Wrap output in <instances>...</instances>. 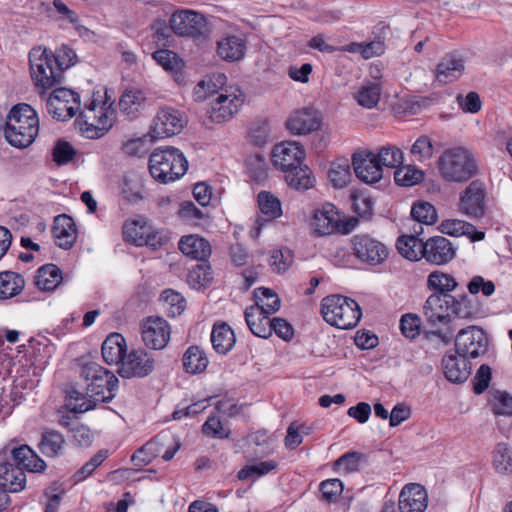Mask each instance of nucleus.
<instances>
[{
  "mask_svg": "<svg viewBox=\"0 0 512 512\" xmlns=\"http://www.w3.org/2000/svg\"><path fill=\"white\" fill-rule=\"evenodd\" d=\"M74 57V51L66 46L58 54L42 46L32 48L29 52V65L35 86L48 90L60 84L64 70L73 65Z\"/></svg>",
  "mask_w": 512,
  "mask_h": 512,
  "instance_id": "obj_1",
  "label": "nucleus"
},
{
  "mask_svg": "<svg viewBox=\"0 0 512 512\" xmlns=\"http://www.w3.org/2000/svg\"><path fill=\"white\" fill-rule=\"evenodd\" d=\"M79 376L85 385L86 394L93 400L76 405L73 411L84 413L96 406V402L108 403L118 390V378L96 362H87L80 366Z\"/></svg>",
  "mask_w": 512,
  "mask_h": 512,
  "instance_id": "obj_2",
  "label": "nucleus"
},
{
  "mask_svg": "<svg viewBox=\"0 0 512 512\" xmlns=\"http://www.w3.org/2000/svg\"><path fill=\"white\" fill-rule=\"evenodd\" d=\"M39 133V119L32 106L26 103L15 105L7 115L4 136L16 148L30 146Z\"/></svg>",
  "mask_w": 512,
  "mask_h": 512,
  "instance_id": "obj_3",
  "label": "nucleus"
},
{
  "mask_svg": "<svg viewBox=\"0 0 512 512\" xmlns=\"http://www.w3.org/2000/svg\"><path fill=\"white\" fill-rule=\"evenodd\" d=\"M441 176L449 182L464 183L478 174L473 154L463 147L447 149L438 159Z\"/></svg>",
  "mask_w": 512,
  "mask_h": 512,
  "instance_id": "obj_4",
  "label": "nucleus"
},
{
  "mask_svg": "<svg viewBox=\"0 0 512 512\" xmlns=\"http://www.w3.org/2000/svg\"><path fill=\"white\" fill-rule=\"evenodd\" d=\"M321 314L328 324L339 329H352L362 316L358 303L342 295H330L323 298Z\"/></svg>",
  "mask_w": 512,
  "mask_h": 512,
  "instance_id": "obj_5",
  "label": "nucleus"
},
{
  "mask_svg": "<svg viewBox=\"0 0 512 512\" xmlns=\"http://www.w3.org/2000/svg\"><path fill=\"white\" fill-rule=\"evenodd\" d=\"M468 294L454 296V317L460 319H475L484 314L483 306L476 296L480 291L485 296H491L495 292V285L482 276H474L468 283Z\"/></svg>",
  "mask_w": 512,
  "mask_h": 512,
  "instance_id": "obj_6",
  "label": "nucleus"
},
{
  "mask_svg": "<svg viewBox=\"0 0 512 512\" xmlns=\"http://www.w3.org/2000/svg\"><path fill=\"white\" fill-rule=\"evenodd\" d=\"M112 103H98L92 99L85 111L80 113L79 124L81 131L91 139L103 136L113 125L114 111Z\"/></svg>",
  "mask_w": 512,
  "mask_h": 512,
  "instance_id": "obj_7",
  "label": "nucleus"
},
{
  "mask_svg": "<svg viewBox=\"0 0 512 512\" xmlns=\"http://www.w3.org/2000/svg\"><path fill=\"white\" fill-rule=\"evenodd\" d=\"M171 30L183 37L203 42L208 38L209 27L205 16L193 10H179L169 20Z\"/></svg>",
  "mask_w": 512,
  "mask_h": 512,
  "instance_id": "obj_8",
  "label": "nucleus"
},
{
  "mask_svg": "<svg viewBox=\"0 0 512 512\" xmlns=\"http://www.w3.org/2000/svg\"><path fill=\"white\" fill-rule=\"evenodd\" d=\"M351 249L353 255L362 263L377 266L384 263L389 256L388 247L368 234L352 236Z\"/></svg>",
  "mask_w": 512,
  "mask_h": 512,
  "instance_id": "obj_9",
  "label": "nucleus"
},
{
  "mask_svg": "<svg viewBox=\"0 0 512 512\" xmlns=\"http://www.w3.org/2000/svg\"><path fill=\"white\" fill-rule=\"evenodd\" d=\"M454 296L431 294L423 305V317L433 326H448L453 320Z\"/></svg>",
  "mask_w": 512,
  "mask_h": 512,
  "instance_id": "obj_10",
  "label": "nucleus"
},
{
  "mask_svg": "<svg viewBox=\"0 0 512 512\" xmlns=\"http://www.w3.org/2000/svg\"><path fill=\"white\" fill-rule=\"evenodd\" d=\"M46 107L54 119L65 121L80 109V97L70 89L57 88L47 98Z\"/></svg>",
  "mask_w": 512,
  "mask_h": 512,
  "instance_id": "obj_11",
  "label": "nucleus"
},
{
  "mask_svg": "<svg viewBox=\"0 0 512 512\" xmlns=\"http://www.w3.org/2000/svg\"><path fill=\"white\" fill-rule=\"evenodd\" d=\"M485 198V184L474 180L460 193L458 210L469 218H482L486 210Z\"/></svg>",
  "mask_w": 512,
  "mask_h": 512,
  "instance_id": "obj_12",
  "label": "nucleus"
},
{
  "mask_svg": "<svg viewBox=\"0 0 512 512\" xmlns=\"http://www.w3.org/2000/svg\"><path fill=\"white\" fill-rule=\"evenodd\" d=\"M488 339L483 329L469 326L458 332L455 347L458 355L476 358L487 351Z\"/></svg>",
  "mask_w": 512,
  "mask_h": 512,
  "instance_id": "obj_13",
  "label": "nucleus"
},
{
  "mask_svg": "<svg viewBox=\"0 0 512 512\" xmlns=\"http://www.w3.org/2000/svg\"><path fill=\"white\" fill-rule=\"evenodd\" d=\"M243 101V95L239 90L221 89L220 93L210 103L209 118L216 123L227 121L238 112Z\"/></svg>",
  "mask_w": 512,
  "mask_h": 512,
  "instance_id": "obj_14",
  "label": "nucleus"
},
{
  "mask_svg": "<svg viewBox=\"0 0 512 512\" xmlns=\"http://www.w3.org/2000/svg\"><path fill=\"white\" fill-rule=\"evenodd\" d=\"M305 158V150L296 141H285L275 145L272 151V161L276 168L284 173L301 166Z\"/></svg>",
  "mask_w": 512,
  "mask_h": 512,
  "instance_id": "obj_15",
  "label": "nucleus"
},
{
  "mask_svg": "<svg viewBox=\"0 0 512 512\" xmlns=\"http://www.w3.org/2000/svg\"><path fill=\"white\" fill-rule=\"evenodd\" d=\"M188 161L175 147L162 146V183L173 182L185 175Z\"/></svg>",
  "mask_w": 512,
  "mask_h": 512,
  "instance_id": "obj_16",
  "label": "nucleus"
},
{
  "mask_svg": "<svg viewBox=\"0 0 512 512\" xmlns=\"http://www.w3.org/2000/svg\"><path fill=\"white\" fill-rule=\"evenodd\" d=\"M153 368V359L145 351L134 349L124 357L117 372L123 378L145 377L152 372Z\"/></svg>",
  "mask_w": 512,
  "mask_h": 512,
  "instance_id": "obj_17",
  "label": "nucleus"
},
{
  "mask_svg": "<svg viewBox=\"0 0 512 512\" xmlns=\"http://www.w3.org/2000/svg\"><path fill=\"white\" fill-rule=\"evenodd\" d=\"M352 164L357 178L364 183L374 184L383 177L382 167L377 163L374 152L354 153Z\"/></svg>",
  "mask_w": 512,
  "mask_h": 512,
  "instance_id": "obj_18",
  "label": "nucleus"
},
{
  "mask_svg": "<svg viewBox=\"0 0 512 512\" xmlns=\"http://www.w3.org/2000/svg\"><path fill=\"white\" fill-rule=\"evenodd\" d=\"M422 257L434 265H444L455 257V248L447 238L434 236L422 245Z\"/></svg>",
  "mask_w": 512,
  "mask_h": 512,
  "instance_id": "obj_19",
  "label": "nucleus"
},
{
  "mask_svg": "<svg viewBox=\"0 0 512 512\" xmlns=\"http://www.w3.org/2000/svg\"><path fill=\"white\" fill-rule=\"evenodd\" d=\"M427 505L428 494L422 485L410 483L401 490L398 501L401 512H424Z\"/></svg>",
  "mask_w": 512,
  "mask_h": 512,
  "instance_id": "obj_20",
  "label": "nucleus"
},
{
  "mask_svg": "<svg viewBox=\"0 0 512 512\" xmlns=\"http://www.w3.org/2000/svg\"><path fill=\"white\" fill-rule=\"evenodd\" d=\"M286 127L294 135L309 134L321 127V117L317 110L304 108L291 114Z\"/></svg>",
  "mask_w": 512,
  "mask_h": 512,
  "instance_id": "obj_21",
  "label": "nucleus"
},
{
  "mask_svg": "<svg viewBox=\"0 0 512 512\" xmlns=\"http://www.w3.org/2000/svg\"><path fill=\"white\" fill-rule=\"evenodd\" d=\"M464 69L463 57L456 52L448 53L441 58L436 66V81L440 84L452 83L462 76Z\"/></svg>",
  "mask_w": 512,
  "mask_h": 512,
  "instance_id": "obj_22",
  "label": "nucleus"
},
{
  "mask_svg": "<svg viewBox=\"0 0 512 512\" xmlns=\"http://www.w3.org/2000/svg\"><path fill=\"white\" fill-rule=\"evenodd\" d=\"M246 50L245 39L238 35L227 34L217 42V54L227 62H236L243 59Z\"/></svg>",
  "mask_w": 512,
  "mask_h": 512,
  "instance_id": "obj_23",
  "label": "nucleus"
},
{
  "mask_svg": "<svg viewBox=\"0 0 512 512\" xmlns=\"http://www.w3.org/2000/svg\"><path fill=\"white\" fill-rule=\"evenodd\" d=\"M442 369L446 379L452 383L465 382L471 373L467 359L455 354H446L443 357Z\"/></svg>",
  "mask_w": 512,
  "mask_h": 512,
  "instance_id": "obj_24",
  "label": "nucleus"
},
{
  "mask_svg": "<svg viewBox=\"0 0 512 512\" xmlns=\"http://www.w3.org/2000/svg\"><path fill=\"white\" fill-rule=\"evenodd\" d=\"M102 357L108 365H122L127 353L125 338L120 333H111L102 344Z\"/></svg>",
  "mask_w": 512,
  "mask_h": 512,
  "instance_id": "obj_25",
  "label": "nucleus"
},
{
  "mask_svg": "<svg viewBox=\"0 0 512 512\" xmlns=\"http://www.w3.org/2000/svg\"><path fill=\"white\" fill-rule=\"evenodd\" d=\"M178 246L184 255L198 261H207L212 253L209 241L198 235L181 237Z\"/></svg>",
  "mask_w": 512,
  "mask_h": 512,
  "instance_id": "obj_26",
  "label": "nucleus"
},
{
  "mask_svg": "<svg viewBox=\"0 0 512 512\" xmlns=\"http://www.w3.org/2000/svg\"><path fill=\"white\" fill-rule=\"evenodd\" d=\"M52 232L56 244L63 249H70L77 239L76 225L73 219L65 214L55 217Z\"/></svg>",
  "mask_w": 512,
  "mask_h": 512,
  "instance_id": "obj_27",
  "label": "nucleus"
},
{
  "mask_svg": "<svg viewBox=\"0 0 512 512\" xmlns=\"http://www.w3.org/2000/svg\"><path fill=\"white\" fill-rule=\"evenodd\" d=\"M340 221L336 207L327 203L321 210L315 212L313 226L318 235H330L338 230Z\"/></svg>",
  "mask_w": 512,
  "mask_h": 512,
  "instance_id": "obj_28",
  "label": "nucleus"
},
{
  "mask_svg": "<svg viewBox=\"0 0 512 512\" xmlns=\"http://www.w3.org/2000/svg\"><path fill=\"white\" fill-rule=\"evenodd\" d=\"M146 101L145 93L136 87L126 88L120 99V112L130 120L136 119L144 107Z\"/></svg>",
  "mask_w": 512,
  "mask_h": 512,
  "instance_id": "obj_29",
  "label": "nucleus"
},
{
  "mask_svg": "<svg viewBox=\"0 0 512 512\" xmlns=\"http://www.w3.org/2000/svg\"><path fill=\"white\" fill-rule=\"evenodd\" d=\"M268 313L258 306H249L244 311L245 321L250 331L257 337L271 336V320Z\"/></svg>",
  "mask_w": 512,
  "mask_h": 512,
  "instance_id": "obj_30",
  "label": "nucleus"
},
{
  "mask_svg": "<svg viewBox=\"0 0 512 512\" xmlns=\"http://www.w3.org/2000/svg\"><path fill=\"white\" fill-rule=\"evenodd\" d=\"M158 139H160V132L158 131L157 123H154L151 125L148 134L123 142L121 149L128 156L142 157L149 152L151 146Z\"/></svg>",
  "mask_w": 512,
  "mask_h": 512,
  "instance_id": "obj_31",
  "label": "nucleus"
},
{
  "mask_svg": "<svg viewBox=\"0 0 512 512\" xmlns=\"http://www.w3.org/2000/svg\"><path fill=\"white\" fill-rule=\"evenodd\" d=\"M236 337L234 331L225 322H216L211 332L213 349L219 354H227L234 347Z\"/></svg>",
  "mask_w": 512,
  "mask_h": 512,
  "instance_id": "obj_32",
  "label": "nucleus"
},
{
  "mask_svg": "<svg viewBox=\"0 0 512 512\" xmlns=\"http://www.w3.org/2000/svg\"><path fill=\"white\" fill-rule=\"evenodd\" d=\"M26 475L20 467L10 463L0 464V487L6 492H18L25 486Z\"/></svg>",
  "mask_w": 512,
  "mask_h": 512,
  "instance_id": "obj_33",
  "label": "nucleus"
},
{
  "mask_svg": "<svg viewBox=\"0 0 512 512\" xmlns=\"http://www.w3.org/2000/svg\"><path fill=\"white\" fill-rule=\"evenodd\" d=\"M123 236L127 241L137 246L147 245L156 249L157 245L160 244V239H157L156 235L149 234L148 228L139 225V222L136 221L124 225Z\"/></svg>",
  "mask_w": 512,
  "mask_h": 512,
  "instance_id": "obj_34",
  "label": "nucleus"
},
{
  "mask_svg": "<svg viewBox=\"0 0 512 512\" xmlns=\"http://www.w3.org/2000/svg\"><path fill=\"white\" fill-rule=\"evenodd\" d=\"M66 440L62 433L55 429H44L39 443L40 451L47 457H58L64 453Z\"/></svg>",
  "mask_w": 512,
  "mask_h": 512,
  "instance_id": "obj_35",
  "label": "nucleus"
},
{
  "mask_svg": "<svg viewBox=\"0 0 512 512\" xmlns=\"http://www.w3.org/2000/svg\"><path fill=\"white\" fill-rule=\"evenodd\" d=\"M62 280L61 269L55 264H46L37 270L35 285L42 291H53Z\"/></svg>",
  "mask_w": 512,
  "mask_h": 512,
  "instance_id": "obj_36",
  "label": "nucleus"
},
{
  "mask_svg": "<svg viewBox=\"0 0 512 512\" xmlns=\"http://www.w3.org/2000/svg\"><path fill=\"white\" fill-rule=\"evenodd\" d=\"M187 124L183 112L174 108L162 109V138L178 135Z\"/></svg>",
  "mask_w": 512,
  "mask_h": 512,
  "instance_id": "obj_37",
  "label": "nucleus"
},
{
  "mask_svg": "<svg viewBox=\"0 0 512 512\" xmlns=\"http://www.w3.org/2000/svg\"><path fill=\"white\" fill-rule=\"evenodd\" d=\"M25 287L22 275L12 272H0V299H9L20 294Z\"/></svg>",
  "mask_w": 512,
  "mask_h": 512,
  "instance_id": "obj_38",
  "label": "nucleus"
},
{
  "mask_svg": "<svg viewBox=\"0 0 512 512\" xmlns=\"http://www.w3.org/2000/svg\"><path fill=\"white\" fill-rule=\"evenodd\" d=\"M285 181L293 189L297 191H306L313 187L314 177L310 168L306 165L296 167L285 172Z\"/></svg>",
  "mask_w": 512,
  "mask_h": 512,
  "instance_id": "obj_39",
  "label": "nucleus"
},
{
  "mask_svg": "<svg viewBox=\"0 0 512 512\" xmlns=\"http://www.w3.org/2000/svg\"><path fill=\"white\" fill-rule=\"evenodd\" d=\"M141 338L144 345L152 350L160 349V317L149 316L141 322Z\"/></svg>",
  "mask_w": 512,
  "mask_h": 512,
  "instance_id": "obj_40",
  "label": "nucleus"
},
{
  "mask_svg": "<svg viewBox=\"0 0 512 512\" xmlns=\"http://www.w3.org/2000/svg\"><path fill=\"white\" fill-rule=\"evenodd\" d=\"M381 92L382 86L379 82H367L354 93V99L360 106L372 109L378 104Z\"/></svg>",
  "mask_w": 512,
  "mask_h": 512,
  "instance_id": "obj_41",
  "label": "nucleus"
},
{
  "mask_svg": "<svg viewBox=\"0 0 512 512\" xmlns=\"http://www.w3.org/2000/svg\"><path fill=\"white\" fill-rule=\"evenodd\" d=\"M458 286L457 281L452 275L441 271H434L427 278V287L432 294L451 295Z\"/></svg>",
  "mask_w": 512,
  "mask_h": 512,
  "instance_id": "obj_42",
  "label": "nucleus"
},
{
  "mask_svg": "<svg viewBox=\"0 0 512 512\" xmlns=\"http://www.w3.org/2000/svg\"><path fill=\"white\" fill-rule=\"evenodd\" d=\"M209 360L199 346H191L183 356V366L188 373L197 374L203 372L208 366Z\"/></svg>",
  "mask_w": 512,
  "mask_h": 512,
  "instance_id": "obj_43",
  "label": "nucleus"
},
{
  "mask_svg": "<svg viewBox=\"0 0 512 512\" xmlns=\"http://www.w3.org/2000/svg\"><path fill=\"white\" fill-rule=\"evenodd\" d=\"M226 82V76L224 74L214 75L213 78H206L200 81L194 88L193 96L196 101H204L206 98L219 94V88H221Z\"/></svg>",
  "mask_w": 512,
  "mask_h": 512,
  "instance_id": "obj_44",
  "label": "nucleus"
},
{
  "mask_svg": "<svg viewBox=\"0 0 512 512\" xmlns=\"http://www.w3.org/2000/svg\"><path fill=\"white\" fill-rule=\"evenodd\" d=\"M368 455L358 452L349 451L339 457L334 463L335 470H343L345 473L358 471L363 465L368 464Z\"/></svg>",
  "mask_w": 512,
  "mask_h": 512,
  "instance_id": "obj_45",
  "label": "nucleus"
},
{
  "mask_svg": "<svg viewBox=\"0 0 512 512\" xmlns=\"http://www.w3.org/2000/svg\"><path fill=\"white\" fill-rule=\"evenodd\" d=\"M377 163L389 169L398 168L403 164L404 155L400 148L394 145L382 146L374 153Z\"/></svg>",
  "mask_w": 512,
  "mask_h": 512,
  "instance_id": "obj_46",
  "label": "nucleus"
},
{
  "mask_svg": "<svg viewBox=\"0 0 512 512\" xmlns=\"http://www.w3.org/2000/svg\"><path fill=\"white\" fill-rule=\"evenodd\" d=\"M186 308L185 298L173 289H165L162 291V311L168 317L181 315Z\"/></svg>",
  "mask_w": 512,
  "mask_h": 512,
  "instance_id": "obj_47",
  "label": "nucleus"
},
{
  "mask_svg": "<svg viewBox=\"0 0 512 512\" xmlns=\"http://www.w3.org/2000/svg\"><path fill=\"white\" fill-rule=\"evenodd\" d=\"M255 304L268 314H274L280 309V299L278 295L269 288L260 287L253 292Z\"/></svg>",
  "mask_w": 512,
  "mask_h": 512,
  "instance_id": "obj_48",
  "label": "nucleus"
},
{
  "mask_svg": "<svg viewBox=\"0 0 512 512\" xmlns=\"http://www.w3.org/2000/svg\"><path fill=\"white\" fill-rule=\"evenodd\" d=\"M424 241L414 235H402L398 238L396 247L399 253L409 260H418L422 256Z\"/></svg>",
  "mask_w": 512,
  "mask_h": 512,
  "instance_id": "obj_49",
  "label": "nucleus"
},
{
  "mask_svg": "<svg viewBox=\"0 0 512 512\" xmlns=\"http://www.w3.org/2000/svg\"><path fill=\"white\" fill-rule=\"evenodd\" d=\"M424 179V172L412 165H400L394 172V180L398 186L411 187Z\"/></svg>",
  "mask_w": 512,
  "mask_h": 512,
  "instance_id": "obj_50",
  "label": "nucleus"
},
{
  "mask_svg": "<svg viewBox=\"0 0 512 512\" xmlns=\"http://www.w3.org/2000/svg\"><path fill=\"white\" fill-rule=\"evenodd\" d=\"M258 207L268 219H276L282 215L281 201L268 191H261L257 197Z\"/></svg>",
  "mask_w": 512,
  "mask_h": 512,
  "instance_id": "obj_51",
  "label": "nucleus"
},
{
  "mask_svg": "<svg viewBox=\"0 0 512 512\" xmlns=\"http://www.w3.org/2000/svg\"><path fill=\"white\" fill-rule=\"evenodd\" d=\"M160 452V442L157 437L152 438L136 450L131 456V461L135 466H144L155 459Z\"/></svg>",
  "mask_w": 512,
  "mask_h": 512,
  "instance_id": "obj_52",
  "label": "nucleus"
},
{
  "mask_svg": "<svg viewBox=\"0 0 512 512\" xmlns=\"http://www.w3.org/2000/svg\"><path fill=\"white\" fill-rule=\"evenodd\" d=\"M162 68L171 73L175 82H183L184 61L175 52L162 49Z\"/></svg>",
  "mask_w": 512,
  "mask_h": 512,
  "instance_id": "obj_53",
  "label": "nucleus"
},
{
  "mask_svg": "<svg viewBox=\"0 0 512 512\" xmlns=\"http://www.w3.org/2000/svg\"><path fill=\"white\" fill-rule=\"evenodd\" d=\"M328 176L334 187H345L351 178V171L348 160L342 159L333 162L328 172Z\"/></svg>",
  "mask_w": 512,
  "mask_h": 512,
  "instance_id": "obj_54",
  "label": "nucleus"
},
{
  "mask_svg": "<svg viewBox=\"0 0 512 512\" xmlns=\"http://www.w3.org/2000/svg\"><path fill=\"white\" fill-rule=\"evenodd\" d=\"M277 467V462L274 460L262 461L253 465H247L238 472L239 480H255Z\"/></svg>",
  "mask_w": 512,
  "mask_h": 512,
  "instance_id": "obj_55",
  "label": "nucleus"
},
{
  "mask_svg": "<svg viewBox=\"0 0 512 512\" xmlns=\"http://www.w3.org/2000/svg\"><path fill=\"white\" fill-rule=\"evenodd\" d=\"M489 404L497 415H512V396L505 391H491Z\"/></svg>",
  "mask_w": 512,
  "mask_h": 512,
  "instance_id": "obj_56",
  "label": "nucleus"
},
{
  "mask_svg": "<svg viewBox=\"0 0 512 512\" xmlns=\"http://www.w3.org/2000/svg\"><path fill=\"white\" fill-rule=\"evenodd\" d=\"M493 464L499 473L512 472V451L506 443H498L496 445Z\"/></svg>",
  "mask_w": 512,
  "mask_h": 512,
  "instance_id": "obj_57",
  "label": "nucleus"
},
{
  "mask_svg": "<svg viewBox=\"0 0 512 512\" xmlns=\"http://www.w3.org/2000/svg\"><path fill=\"white\" fill-rule=\"evenodd\" d=\"M411 216L419 223L432 225L437 221L435 207L429 202H419L412 206Z\"/></svg>",
  "mask_w": 512,
  "mask_h": 512,
  "instance_id": "obj_58",
  "label": "nucleus"
},
{
  "mask_svg": "<svg viewBox=\"0 0 512 512\" xmlns=\"http://www.w3.org/2000/svg\"><path fill=\"white\" fill-rule=\"evenodd\" d=\"M441 232L450 236H461L470 234L474 226L459 219H448L441 223Z\"/></svg>",
  "mask_w": 512,
  "mask_h": 512,
  "instance_id": "obj_59",
  "label": "nucleus"
},
{
  "mask_svg": "<svg viewBox=\"0 0 512 512\" xmlns=\"http://www.w3.org/2000/svg\"><path fill=\"white\" fill-rule=\"evenodd\" d=\"M292 261L293 255L289 249L273 250L269 258L270 266L278 273L286 271Z\"/></svg>",
  "mask_w": 512,
  "mask_h": 512,
  "instance_id": "obj_60",
  "label": "nucleus"
},
{
  "mask_svg": "<svg viewBox=\"0 0 512 512\" xmlns=\"http://www.w3.org/2000/svg\"><path fill=\"white\" fill-rule=\"evenodd\" d=\"M75 155L76 150L73 148V146L69 142L63 140L57 141L52 150L53 160L58 165H65L69 163L73 160Z\"/></svg>",
  "mask_w": 512,
  "mask_h": 512,
  "instance_id": "obj_61",
  "label": "nucleus"
},
{
  "mask_svg": "<svg viewBox=\"0 0 512 512\" xmlns=\"http://www.w3.org/2000/svg\"><path fill=\"white\" fill-rule=\"evenodd\" d=\"M178 215L184 221L193 225H200L205 218L202 210L191 201H185L180 205Z\"/></svg>",
  "mask_w": 512,
  "mask_h": 512,
  "instance_id": "obj_62",
  "label": "nucleus"
},
{
  "mask_svg": "<svg viewBox=\"0 0 512 512\" xmlns=\"http://www.w3.org/2000/svg\"><path fill=\"white\" fill-rule=\"evenodd\" d=\"M246 165L256 181H262L267 177V164L260 154H254L246 159Z\"/></svg>",
  "mask_w": 512,
  "mask_h": 512,
  "instance_id": "obj_63",
  "label": "nucleus"
},
{
  "mask_svg": "<svg viewBox=\"0 0 512 512\" xmlns=\"http://www.w3.org/2000/svg\"><path fill=\"white\" fill-rule=\"evenodd\" d=\"M400 329L406 338H416L420 333V318L410 313L403 315L400 320Z\"/></svg>",
  "mask_w": 512,
  "mask_h": 512,
  "instance_id": "obj_64",
  "label": "nucleus"
}]
</instances>
